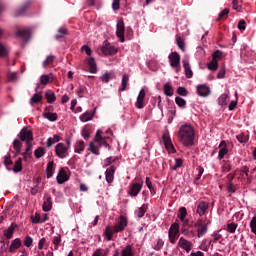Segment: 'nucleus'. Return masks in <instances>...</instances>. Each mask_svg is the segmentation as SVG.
I'll return each mask as SVG.
<instances>
[{
  "instance_id": "6ab92c4d",
  "label": "nucleus",
  "mask_w": 256,
  "mask_h": 256,
  "mask_svg": "<svg viewBox=\"0 0 256 256\" xmlns=\"http://www.w3.org/2000/svg\"><path fill=\"white\" fill-rule=\"evenodd\" d=\"M105 177L107 183H113V180L115 179V166L107 168Z\"/></svg>"
},
{
  "instance_id": "c03bdc74",
  "label": "nucleus",
  "mask_w": 256,
  "mask_h": 256,
  "mask_svg": "<svg viewBox=\"0 0 256 256\" xmlns=\"http://www.w3.org/2000/svg\"><path fill=\"white\" fill-rule=\"evenodd\" d=\"M107 253H109V251H107V249H97L93 254L92 256H106Z\"/></svg>"
},
{
  "instance_id": "ddd939ff",
  "label": "nucleus",
  "mask_w": 256,
  "mask_h": 256,
  "mask_svg": "<svg viewBox=\"0 0 256 256\" xmlns=\"http://www.w3.org/2000/svg\"><path fill=\"white\" fill-rule=\"evenodd\" d=\"M141 189H143V185L139 183H133L130 186L128 195H130V197H137L138 193H141Z\"/></svg>"
},
{
  "instance_id": "b1692460",
  "label": "nucleus",
  "mask_w": 256,
  "mask_h": 256,
  "mask_svg": "<svg viewBox=\"0 0 256 256\" xmlns=\"http://www.w3.org/2000/svg\"><path fill=\"white\" fill-rule=\"evenodd\" d=\"M95 115V113L91 112V111H86L85 113H83L79 119L82 123H87V121H91V119H93V116Z\"/></svg>"
},
{
  "instance_id": "052dcab7",
  "label": "nucleus",
  "mask_w": 256,
  "mask_h": 256,
  "mask_svg": "<svg viewBox=\"0 0 256 256\" xmlns=\"http://www.w3.org/2000/svg\"><path fill=\"white\" fill-rule=\"evenodd\" d=\"M250 229L254 233V235H256V217L255 216L252 217L250 221Z\"/></svg>"
},
{
  "instance_id": "f8f14e48",
  "label": "nucleus",
  "mask_w": 256,
  "mask_h": 256,
  "mask_svg": "<svg viewBox=\"0 0 256 256\" xmlns=\"http://www.w3.org/2000/svg\"><path fill=\"white\" fill-rule=\"evenodd\" d=\"M178 247H180V249H184L186 253H189L193 247V243L184 237H180L178 241Z\"/></svg>"
},
{
  "instance_id": "37998d69",
  "label": "nucleus",
  "mask_w": 256,
  "mask_h": 256,
  "mask_svg": "<svg viewBox=\"0 0 256 256\" xmlns=\"http://www.w3.org/2000/svg\"><path fill=\"white\" fill-rule=\"evenodd\" d=\"M34 155H35L36 159H41V157H43V155H45V149H43V147H39L38 149H36L34 151Z\"/></svg>"
},
{
  "instance_id": "a878e982",
  "label": "nucleus",
  "mask_w": 256,
  "mask_h": 256,
  "mask_svg": "<svg viewBox=\"0 0 256 256\" xmlns=\"http://www.w3.org/2000/svg\"><path fill=\"white\" fill-rule=\"evenodd\" d=\"M12 171L14 173H21V171H23V159L18 158L15 161V164H14V167H13Z\"/></svg>"
},
{
  "instance_id": "7ed1b4c3",
  "label": "nucleus",
  "mask_w": 256,
  "mask_h": 256,
  "mask_svg": "<svg viewBox=\"0 0 256 256\" xmlns=\"http://www.w3.org/2000/svg\"><path fill=\"white\" fill-rule=\"evenodd\" d=\"M105 137L107 136L103 134V129L97 130L94 138V142H91L89 144V150L91 151V153H93V155H100L99 147H105L106 149H111V146H109L107 141H105Z\"/></svg>"
},
{
  "instance_id": "f257e3e1",
  "label": "nucleus",
  "mask_w": 256,
  "mask_h": 256,
  "mask_svg": "<svg viewBox=\"0 0 256 256\" xmlns=\"http://www.w3.org/2000/svg\"><path fill=\"white\" fill-rule=\"evenodd\" d=\"M177 137L184 147L195 145V128L189 124H184L179 128Z\"/></svg>"
},
{
  "instance_id": "cd10ccee",
  "label": "nucleus",
  "mask_w": 256,
  "mask_h": 256,
  "mask_svg": "<svg viewBox=\"0 0 256 256\" xmlns=\"http://www.w3.org/2000/svg\"><path fill=\"white\" fill-rule=\"evenodd\" d=\"M43 211L47 212V211H51V209H53V201L51 200V197H48L42 206Z\"/></svg>"
},
{
  "instance_id": "338daca9",
  "label": "nucleus",
  "mask_w": 256,
  "mask_h": 256,
  "mask_svg": "<svg viewBox=\"0 0 256 256\" xmlns=\"http://www.w3.org/2000/svg\"><path fill=\"white\" fill-rule=\"evenodd\" d=\"M7 55V48L0 43V57H5Z\"/></svg>"
},
{
  "instance_id": "9d476101",
  "label": "nucleus",
  "mask_w": 256,
  "mask_h": 256,
  "mask_svg": "<svg viewBox=\"0 0 256 256\" xmlns=\"http://www.w3.org/2000/svg\"><path fill=\"white\" fill-rule=\"evenodd\" d=\"M101 51L103 55H115L117 53V48L115 46L111 45V43L104 41L101 46Z\"/></svg>"
},
{
  "instance_id": "6e6d98bb",
  "label": "nucleus",
  "mask_w": 256,
  "mask_h": 256,
  "mask_svg": "<svg viewBox=\"0 0 256 256\" xmlns=\"http://www.w3.org/2000/svg\"><path fill=\"white\" fill-rule=\"evenodd\" d=\"M120 8H121V0H113L112 2L113 11H119Z\"/></svg>"
},
{
  "instance_id": "5701e85b",
  "label": "nucleus",
  "mask_w": 256,
  "mask_h": 256,
  "mask_svg": "<svg viewBox=\"0 0 256 256\" xmlns=\"http://www.w3.org/2000/svg\"><path fill=\"white\" fill-rule=\"evenodd\" d=\"M85 151V142L83 140H78L75 143L74 146V152L78 153V155H81Z\"/></svg>"
},
{
  "instance_id": "aec40b11",
  "label": "nucleus",
  "mask_w": 256,
  "mask_h": 256,
  "mask_svg": "<svg viewBox=\"0 0 256 256\" xmlns=\"http://www.w3.org/2000/svg\"><path fill=\"white\" fill-rule=\"evenodd\" d=\"M184 71H185V76L187 79H191L193 77V70H191V64H189V60L185 59L182 61Z\"/></svg>"
},
{
  "instance_id": "4d7b16f0",
  "label": "nucleus",
  "mask_w": 256,
  "mask_h": 256,
  "mask_svg": "<svg viewBox=\"0 0 256 256\" xmlns=\"http://www.w3.org/2000/svg\"><path fill=\"white\" fill-rule=\"evenodd\" d=\"M220 239H221V234H214L213 239L209 241V245H211V247H213V245H215V243H217V241H220Z\"/></svg>"
},
{
  "instance_id": "bb28decb",
  "label": "nucleus",
  "mask_w": 256,
  "mask_h": 256,
  "mask_svg": "<svg viewBox=\"0 0 256 256\" xmlns=\"http://www.w3.org/2000/svg\"><path fill=\"white\" fill-rule=\"evenodd\" d=\"M60 140L61 138L59 137V135H54L53 137L47 139L46 147H53V145H55V143H59Z\"/></svg>"
},
{
  "instance_id": "f3484780",
  "label": "nucleus",
  "mask_w": 256,
  "mask_h": 256,
  "mask_svg": "<svg viewBox=\"0 0 256 256\" xmlns=\"http://www.w3.org/2000/svg\"><path fill=\"white\" fill-rule=\"evenodd\" d=\"M207 209H209V203L205 201H201L197 205L196 213L201 217L205 215V213L207 212Z\"/></svg>"
},
{
  "instance_id": "c9c22d12",
  "label": "nucleus",
  "mask_w": 256,
  "mask_h": 256,
  "mask_svg": "<svg viewBox=\"0 0 256 256\" xmlns=\"http://www.w3.org/2000/svg\"><path fill=\"white\" fill-rule=\"evenodd\" d=\"M207 68L209 71H217V69H219V62L212 59L211 62L207 64Z\"/></svg>"
},
{
  "instance_id": "6e6552de",
  "label": "nucleus",
  "mask_w": 256,
  "mask_h": 256,
  "mask_svg": "<svg viewBox=\"0 0 256 256\" xmlns=\"http://www.w3.org/2000/svg\"><path fill=\"white\" fill-rule=\"evenodd\" d=\"M116 35L121 43H125V22H123V20H118L117 22Z\"/></svg>"
},
{
  "instance_id": "79ce46f5",
  "label": "nucleus",
  "mask_w": 256,
  "mask_h": 256,
  "mask_svg": "<svg viewBox=\"0 0 256 256\" xmlns=\"http://www.w3.org/2000/svg\"><path fill=\"white\" fill-rule=\"evenodd\" d=\"M178 217L181 221H185V218L187 217V208L185 207L179 208Z\"/></svg>"
},
{
  "instance_id": "5fc2aeb1",
  "label": "nucleus",
  "mask_w": 256,
  "mask_h": 256,
  "mask_svg": "<svg viewBox=\"0 0 256 256\" xmlns=\"http://www.w3.org/2000/svg\"><path fill=\"white\" fill-rule=\"evenodd\" d=\"M176 43L179 47V49H181V51H185V42L183 41V38L179 37L176 39Z\"/></svg>"
},
{
  "instance_id": "a19ab883",
  "label": "nucleus",
  "mask_w": 256,
  "mask_h": 256,
  "mask_svg": "<svg viewBox=\"0 0 256 256\" xmlns=\"http://www.w3.org/2000/svg\"><path fill=\"white\" fill-rule=\"evenodd\" d=\"M237 227H239V225L235 222L228 223L227 224V232L235 233V231H237Z\"/></svg>"
},
{
  "instance_id": "72a5a7b5",
  "label": "nucleus",
  "mask_w": 256,
  "mask_h": 256,
  "mask_svg": "<svg viewBox=\"0 0 256 256\" xmlns=\"http://www.w3.org/2000/svg\"><path fill=\"white\" fill-rule=\"evenodd\" d=\"M129 84V76L127 74L122 75V87L119 88V91H125L127 89V85Z\"/></svg>"
},
{
  "instance_id": "412c9836",
  "label": "nucleus",
  "mask_w": 256,
  "mask_h": 256,
  "mask_svg": "<svg viewBox=\"0 0 256 256\" xmlns=\"http://www.w3.org/2000/svg\"><path fill=\"white\" fill-rule=\"evenodd\" d=\"M21 245L22 243L20 238H16L12 240L8 249L9 253H15L16 250L19 249V247H21Z\"/></svg>"
},
{
  "instance_id": "ea45409f",
  "label": "nucleus",
  "mask_w": 256,
  "mask_h": 256,
  "mask_svg": "<svg viewBox=\"0 0 256 256\" xmlns=\"http://www.w3.org/2000/svg\"><path fill=\"white\" fill-rule=\"evenodd\" d=\"M53 171V162H49L46 169L47 179H51V177H53Z\"/></svg>"
},
{
  "instance_id": "a18cd8bd",
  "label": "nucleus",
  "mask_w": 256,
  "mask_h": 256,
  "mask_svg": "<svg viewBox=\"0 0 256 256\" xmlns=\"http://www.w3.org/2000/svg\"><path fill=\"white\" fill-rule=\"evenodd\" d=\"M221 57H223V52H221L220 50H216L213 54H212V60L219 62V60L221 59Z\"/></svg>"
},
{
  "instance_id": "0e129e2a",
  "label": "nucleus",
  "mask_w": 256,
  "mask_h": 256,
  "mask_svg": "<svg viewBox=\"0 0 256 256\" xmlns=\"http://www.w3.org/2000/svg\"><path fill=\"white\" fill-rule=\"evenodd\" d=\"M13 147H14L15 151H17L19 153V151H21V141L15 139L13 141Z\"/></svg>"
},
{
  "instance_id": "f704fd0d",
  "label": "nucleus",
  "mask_w": 256,
  "mask_h": 256,
  "mask_svg": "<svg viewBox=\"0 0 256 256\" xmlns=\"http://www.w3.org/2000/svg\"><path fill=\"white\" fill-rule=\"evenodd\" d=\"M45 97L47 99V102L48 103H55V93L51 90H48L46 93H45Z\"/></svg>"
},
{
  "instance_id": "de8ad7c7",
  "label": "nucleus",
  "mask_w": 256,
  "mask_h": 256,
  "mask_svg": "<svg viewBox=\"0 0 256 256\" xmlns=\"http://www.w3.org/2000/svg\"><path fill=\"white\" fill-rule=\"evenodd\" d=\"M13 233H14V230H13V227H12V226H9V227L4 231V235H5L6 239H11V237H13Z\"/></svg>"
},
{
  "instance_id": "dca6fc26",
  "label": "nucleus",
  "mask_w": 256,
  "mask_h": 256,
  "mask_svg": "<svg viewBox=\"0 0 256 256\" xmlns=\"http://www.w3.org/2000/svg\"><path fill=\"white\" fill-rule=\"evenodd\" d=\"M17 37H20V39H23V41H28L29 39H31V29L29 28H25V29H21L17 32Z\"/></svg>"
},
{
  "instance_id": "3c124183",
  "label": "nucleus",
  "mask_w": 256,
  "mask_h": 256,
  "mask_svg": "<svg viewBox=\"0 0 256 256\" xmlns=\"http://www.w3.org/2000/svg\"><path fill=\"white\" fill-rule=\"evenodd\" d=\"M163 245H165L163 239H158L156 245L154 246L155 251H161V249H163Z\"/></svg>"
},
{
  "instance_id": "7c9ffc66",
  "label": "nucleus",
  "mask_w": 256,
  "mask_h": 256,
  "mask_svg": "<svg viewBox=\"0 0 256 256\" xmlns=\"http://www.w3.org/2000/svg\"><path fill=\"white\" fill-rule=\"evenodd\" d=\"M164 94L167 97H173V86L171 85V83L167 82L164 85Z\"/></svg>"
},
{
  "instance_id": "09e8293b",
  "label": "nucleus",
  "mask_w": 256,
  "mask_h": 256,
  "mask_svg": "<svg viewBox=\"0 0 256 256\" xmlns=\"http://www.w3.org/2000/svg\"><path fill=\"white\" fill-rule=\"evenodd\" d=\"M29 5H31V2H26L22 8H20L19 10H17L16 15H23V13H25V11H27V7H29Z\"/></svg>"
},
{
  "instance_id": "4468645a",
  "label": "nucleus",
  "mask_w": 256,
  "mask_h": 256,
  "mask_svg": "<svg viewBox=\"0 0 256 256\" xmlns=\"http://www.w3.org/2000/svg\"><path fill=\"white\" fill-rule=\"evenodd\" d=\"M56 181L59 185H62V183H66V181H69V175L67 174V171L61 168L56 177Z\"/></svg>"
},
{
  "instance_id": "e433bc0d",
  "label": "nucleus",
  "mask_w": 256,
  "mask_h": 256,
  "mask_svg": "<svg viewBox=\"0 0 256 256\" xmlns=\"http://www.w3.org/2000/svg\"><path fill=\"white\" fill-rule=\"evenodd\" d=\"M43 99V96L39 93H35L30 99V105H35V103H39Z\"/></svg>"
},
{
  "instance_id": "a211bd4d",
  "label": "nucleus",
  "mask_w": 256,
  "mask_h": 256,
  "mask_svg": "<svg viewBox=\"0 0 256 256\" xmlns=\"http://www.w3.org/2000/svg\"><path fill=\"white\" fill-rule=\"evenodd\" d=\"M116 77L117 75L114 71H109L100 76V81H102V83H109V81H113Z\"/></svg>"
},
{
  "instance_id": "0eeeda50",
  "label": "nucleus",
  "mask_w": 256,
  "mask_h": 256,
  "mask_svg": "<svg viewBox=\"0 0 256 256\" xmlns=\"http://www.w3.org/2000/svg\"><path fill=\"white\" fill-rule=\"evenodd\" d=\"M177 235H179V224L173 223L168 232L170 243H177Z\"/></svg>"
},
{
  "instance_id": "864d4df0",
  "label": "nucleus",
  "mask_w": 256,
  "mask_h": 256,
  "mask_svg": "<svg viewBox=\"0 0 256 256\" xmlns=\"http://www.w3.org/2000/svg\"><path fill=\"white\" fill-rule=\"evenodd\" d=\"M228 97L229 96L227 94H222L218 99L219 105H226Z\"/></svg>"
},
{
  "instance_id": "2eb2a0df",
  "label": "nucleus",
  "mask_w": 256,
  "mask_h": 256,
  "mask_svg": "<svg viewBox=\"0 0 256 256\" xmlns=\"http://www.w3.org/2000/svg\"><path fill=\"white\" fill-rule=\"evenodd\" d=\"M144 101H145V89L142 88L136 100L137 109H143V107H145Z\"/></svg>"
},
{
  "instance_id": "774afa93",
  "label": "nucleus",
  "mask_w": 256,
  "mask_h": 256,
  "mask_svg": "<svg viewBox=\"0 0 256 256\" xmlns=\"http://www.w3.org/2000/svg\"><path fill=\"white\" fill-rule=\"evenodd\" d=\"M236 139L239 141V143H246V141L248 140L247 137H245V135L243 134L237 135Z\"/></svg>"
},
{
  "instance_id": "39448f33",
  "label": "nucleus",
  "mask_w": 256,
  "mask_h": 256,
  "mask_svg": "<svg viewBox=\"0 0 256 256\" xmlns=\"http://www.w3.org/2000/svg\"><path fill=\"white\" fill-rule=\"evenodd\" d=\"M19 137L21 141H25L27 144V147L24 153H29L32 147L31 141H33V132H31V130H27L26 128H23L19 133Z\"/></svg>"
},
{
  "instance_id": "4be33fe9",
  "label": "nucleus",
  "mask_w": 256,
  "mask_h": 256,
  "mask_svg": "<svg viewBox=\"0 0 256 256\" xmlns=\"http://www.w3.org/2000/svg\"><path fill=\"white\" fill-rule=\"evenodd\" d=\"M197 93L200 95V97H208L209 93H211V90H209V87L206 85H198Z\"/></svg>"
},
{
  "instance_id": "603ef678",
  "label": "nucleus",
  "mask_w": 256,
  "mask_h": 256,
  "mask_svg": "<svg viewBox=\"0 0 256 256\" xmlns=\"http://www.w3.org/2000/svg\"><path fill=\"white\" fill-rule=\"evenodd\" d=\"M229 15V8H225L224 10H222L217 18V21H221V19H223V17H227Z\"/></svg>"
},
{
  "instance_id": "8fccbe9b",
  "label": "nucleus",
  "mask_w": 256,
  "mask_h": 256,
  "mask_svg": "<svg viewBox=\"0 0 256 256\" xmlns=\"http://www.w3.org/2000/svg\"><path fill=\"white\" fill-rule=\"evenodd\" d=\"M65 35H67V29L65 28H59L58 30V34H56V39H61L63 37H65Z\"/></svg>"
},
{
  "instance_id": "69168bd1",
  "label": "nucleus",
  "mask_w": 256,
  "mask_h": 256,
  "mask_svg": "<svg viewBox=\"0 0 256 256\" xmlns=\"http://www.w3.org/2000/svg\"><path fill=\"white\" fill-rule=\"evenodd\" d=\"M182 165H183V160H181L180 158H177L175 160V164L173 166V170L175 171V170L179 169V167H181Z\"/></svg>"
},
{
  "instance_id": "c756f323",
  "label": "nucleus",
  "mask_w": 256,
  "mask_h": 256,
  "mask_svg": "<svg viewBox=\"0 0 256 256\" xmlns=\"http://www.w3.org/2000/svg\"><path fill=\"white\" fill-rule=\"evenodd\" d=\"M7 79L9 83H17L19 81V75L17 72H8Z\"/></svg>"
},
{
  "instance_id": "1a4fd4ad",
  "label": "nucleus",
  "mask_w": 256,
  "mask_h": 256,
  "mask_svg": "<svg viewBox=\"0 0 256 256\" xmlns=\"http://www.w3.org/2000/svg\"><path fill=\"white\" fill-rule=\"evenodd\" d=\"M55 153L59 159H65L69 155V150L67 146L63 143H58L55 147Z\"/></svg>"
},
{
  "instance_id": "58836bf2",
  "label": "nucleus",
  "mask_w": 256,
  "mask_h": 256,
  "mask_svg": "<svg viewBox=\"0 0 256 256\" xmlns=\"http://www.w3.org/2000/svg\"><path fill=\"white\" fill-rule=\"evenodd\" d=\"M43 115L48 121H57V113L46 112Z\"/></svg>"
},
{
  "instance_id": "4c0bfd02",
  "label": "nucleus",
  "mask_w": 256,
  "mask_h": 256,
  "mask_svg": "<svg viewBox=\"0 0 256 256\" xmlns=\"http://www.w3.org/2000/svg\"><path fill=\"white\" fill-rule=\"evenodd\" d=\"M53 79V74H48V75H42L40 77V83L41 85H47L49 83V80Z\"/></svg>"
},
{
  "instance_id": "680f3d73",
  "label": "nucleus",
  "mask_w": 256,
  "mask_h": 256,
  "mask_svg": "<svg viewBox=\"0 0 256 256\" xmlns=\"http://www.w3.org/2000/svg\"><path fill=\"white\" fill-rule=\"evenodd\" d=\"M227 153H229V150H227L226 147L220 148L219 153H218L219 159H223V157H225V155H227Z\"/></svg>"
},
{
  "instance_id": "2f4dec72",
  "label": "nucleus",
  "mask_w": 256,
  "mask_h": 256,
  "mask_svg": "<svg viewBox=\"0 0 256 256\" xmlns=\"http://www.w3.org/2000/svg\"><path fill=\"white\" fill-rule=\"evenodd\" d=\"M52 243L54 245L55 251H57V249L61 247V234H56L52 239Z\"/></svg>"
},
{
  "instance_id": "9b49d317",
  "label": "nucleus",
  "mask_w": 256,
  "mask_h": 256,
  "mask_svg": "<svg viewBox=\"0 0 256 256\" xmlns=\"http://www.w3.org/2000/svg\"><path fill=\"white\" fill-rule=\"evenodd\" d=\"M162 139L164 141L165 148L169 153H175V146H173V142L171 141V136L169 135V132H165L162 136Z\"/></svg>"
},
{
  "instance_id": "f03ea898",
  "label": "nucleus",
  "mask_w": 256,
  "mask_h": 256,
  "mask_svg": "<svg viewBox=\"0 0 256 256\" xmlns=\"http://www.w3.org/2000/svg\"><path fill=\"white\" fill-rule=\"evenodd\" d=\"M127 225V218L121 215L113 228H111V226H106L104 235L106 236L107 241H112L113 235H115V233H121L122 231H125Z\"/></svg>"
},
{
  "instance_id": "13d9d810",
  "label": "nucleus",
  "mask_w": 256,
  "mask_h": 256,
  "mask_svg": "<svg viewBox=\"0 0 256 256\" xmlns=\"http://www.w3.org/2000/svg\"><path fill=\"white\" fill-rule=\"evenodd\" d=\"M235 97H236V100L231 101L228 106L229 111H233L235 107H237V99H238L237 92H235Z\"/></svg>"
},
{
  "instance_id": "423d86ee",
  "label": "nucleus",
  "mask_w": 256,
  "mask_h": 256,
  "mask_svg": "<svg viewBox=\"0 0 256 256\" xmlns=\"http://www.w3.org/2000/svg\"><path fill=\"white\" fill-rule=\"evenodd\" d=\"M170 66L172 69L176 71V73H181V56H179V53L172 52L168 56Z\"/></svg>"
},
{
  "instance_id": "e2e57ef3",
  "label": "nucleus",
  "mask_w": 256,
  "mask_h": 256,
  "mask_svg": "<svg viewBox=\"0 0 256 256\" xmlns=\"http://www.w3.org/2000/svg\"><path fill=\"white\" fill-rule=\"evenodd\" d=\"M25 247H31L33 245V238L31 236H26L24 239Z\"/></svg>"
},
{
  "instance_id": "20e7f679",
  "label": "nucleus",
  "mask_w": 256,
  "mask_h": 256,
  "mask_svg": "<svg viewBox=\"0 0 256 256\" xmlns=\"http://www.w3.org/2000/svg\"><path fill=\"white\" fill-rule=\"evenodd\" d=\"M194 227L196 228L197 237L201 239V237H205L207 231H209V222H205L204 219L199 218L194 223Z\"/></svg>"
},
{
  "instance_id": "c85d7f7f",
  "label": "nucleus",
  "mask_w": 256,
  "mask_h": 256,
  "mask_svg": "<svg viewBox=\"0 0 256 256\" xmlns=\"http://www.w3.org/2000/svg\"><path fill=\"white\" fill-rule=\"evenodd\" d=\"M133 246L132 245H127L125 246L122 251H121V256H133Z\"/></svg>"
},
{
  "instance_id": "bf43d9fd",
  "label": "nucleus",
  "mask_w": 256,
  "mask_h": 256,
  "mask_svg": "<svg viewBox=\"0 0 256 256\" xmlns=\"http://www.w3.org/2000/svg\"><path fill=\"white\" fill-rule=\"evenodd\" d=\"M55 59V56L49 55L47 58L43 61V67L46 68L49 63H53Z\"/></svg>"
},
{
  "instance_id": "473e14b6",
  "label": "nucleus",
  "mask_w": 256,
  "mask_h": 256,
  "mask_svg": "<svg viewBox=\"0 0 256 256\" xmlns=\"http://www.w3.org/2000/svg\"><path fill=\"white\" fill-rule=\"evenodd\" d=\"M88 65H89L90 73H97V63L95 62V58H89Z\"/></svg>"
},
{
  "instance_id": "393cba45",
  "label": "nucleus",
  "mask_w": 256,
  "mask_h": 256,
  "mask_svg": "<svg viewBox=\"0 0 256 256\" xmlns=\"http://www.w3.org/2000/svg\"><path fill=\"white\" fill-rule=\"evenodd\" d=\"M147 209H149V206L147 204H143L135 211V216L141 219V217H143L145 213H147Z\"/></svg>"
},
{
  "instance_id": "49530a36",
  "label": "nucleus",
  "mask_w": 256,
  "mask_h": 256,
  "mask_svg": "<svg viewBox=\"0 0 256 256\" xmlns=\"http://www.w3.org/2000/svg\"><path fill=\"white\" fill-rule=\"evenodd\" d=\"M175 103H176V105H178V107H185V105H187V102L185 101V99H183L179 96H177L175 98Z\"/></svg>"
}]
</instances>
